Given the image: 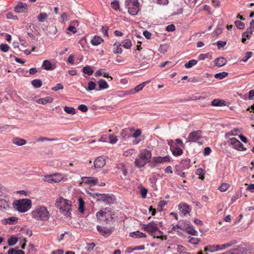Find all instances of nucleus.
Returning a JSON list of instances; mask_svg holds the SVG:
<instances>
[{"label": "nucleus", "mask_w": 254, "mask_h": 254, "mask_svg": "<svg viewBox=\"0 0 254 254\" xmlns=\"http://www.w3.org/2000/svg\"><path fill=\"white\" fill-rule=\"evenodd\" d=\"M56 207L60 209V212L66 217H71L72 203L68 199L62 196L58 197L55 203Z\"/></svg>", "instance_id": "1"}, {"label": "nucleus", "mask_w": 254, "mask_h": 254, "mask_svg": "<svg viewBox=\"0 0 254 254\" xmlns=\"http://www.w3.org/2000/svg\"><path fill=\"white\" fill-rule=\"evenodd\" d=\"M151 152L146 149L140 150L134 161V165L137 168L143 167L147 163H150L151 159Z\"/></svg>", "instance_id": "2"}, {"label": "nucleus", "mask_w": 254, "mask_h": 254, "mask_svg": "<svg viewBox=\"0 0 254 254\" xmlns=\"http://www.w3.org/2000/svg\"><path fill=\"white\" fill-rule=\"evenodd\" d=\"M32 218L41 221H46L49 220L50 214L46 207L39 206L35 207L31 212Z\"/></svg>", "instance_id": "3"}, {"label": "nucleus", "mask_w": 254, "mask_h": 254, "mask_svg": "<svg viewBox=\"0 0 254 254\" xmlns=\"http://www.w3.org/2000/svg\"><path fill=\"white\" fill-rule=\"evenodd\" d=\"M96 216L98 219L101 217L105 218V222L107 224H113L115 222L116 214L115 211L110 207H106L104 209H101L98 211Z\"/></svg>", "instance_id": "4"}, {"label": "nucleus", "mask_w": 254, "mask_h": 254, "mask_svg": "<svg viewBox=\"0 0 254 254\" xmlns=\"http://www.w3.org/2000/svg\"><path fill=\"white\" fill-rule=\"evenodd\" d=\"M32 206V201L28 198L18 199L14 202L13 207L20 212L28 211Z\"/></svg>", "instance_id": "5"}, {"label": "nucleus", "mask_w": 254, "mask_h": 254, "mask_svg": "<svg viewBox=\"0 0 254 254\" xmlns=\"http://www.w3.org/2000/svg\"><path fill=\"white\" fill-rule=\"evenodd\" d=\"M125 6L131 15L135 16L137 14L139 10L138 0H126Z\"/></svg>", "instance_id": "6"}, {"label": "nucleus", "mask_w": 254, "mask_h": 254, "mask_svg": "<svg viewBox=\"0 0 254 254\" xmlns=\"http://www.w3.org/2000/svg\"><path fill=\"white\" fill-rule=\"evenodd\" d=\"M158 228V221H151L147 224H144L142 229L153 236L154 233H156Z\"/></svg>", "instance_id": "7"}, {"label": "nucleus", "mask_w": 254, "mask_h": 254, "mask_svg": "<svg viewBox=\"0 0 254 254\" xmlns=\"http://www.w3.org/2000/svg\"><path fill=\"white\" fill-rule=\"evenodd\" d=\"M202 137L201 131L199 130L191 132L189 133L187 142H196Z\"/></svg>", "instance_id": "8"}, {"label": "nucleus", "mask_w": 254, "mask_h": 254, "mask_svg": "<svg viewBox=\"0 0 254 254\" xmlns=\"http://www.w3.org/2000/svg\"><path fill=\"white\" fill-rule=\"evenodd\" d=\"M230 144L233 148L238 150L244 151L246 150V148L244 146L243 144L235 137L230 139Z\"/></svg>", "instance_id": "9"}, {"label": "nucleus", "mask_w": 254, "mask_h": 254, "mask_svg": "<svg viewBox=\"0 0 254 254\" xmlns=\"http://www.w3.org/2000/svg\"><path fill=\"white\" fill-rule=\"evenodd\" d=\"M57 64L55 62H51L50 60H46L43 62L42 67L46 70H52L55 69Z\"/></svg>", "instance_id": "10"}, {"label": "nucleus", "mask_w": 254, "mask_h": 254, "mask_svg": "<svg viewBox=\"0 0 254 254\" xmlns=\"http://www.w3.org/2000/svg\"><path fill=\"white\" fill-rule=\"evenodd\" d=\"M97 230L98 232L104 237L109 236L112 233L113 230L111 228L97 225Z\"/></svg>", "instance_id": "11"}, {"label": "nucleus", "mask_w": 254, "mask_h": 254, "mask_svg": "<svg viewBox=\"0 0 254 254\" xmlns=\"http://www.w3.org/2000/svg\"><path fill=\"white\" fill-rule=\"evenodd\" d=\"M82 180L83 183L88 184L90 186H94L98 184V179L93 177H82Z\"/></svg>", "instance_id": "12"}, {"label": "nucleus", "mask_w": 254, "mask_h": 254, "mask_svg": "<svg viewBox=\"0 0 254 254\" xmlns=\"http://www.w3.org/2000/svg\"><path fill=\"white\" fill-rule=\"evenodd\" d=\"M106 164V159L103 156L97 157L94 161V166L95 168H101Z\"/></svg>", "instance_id": "13"}, {"label": "nucleus", "mask_w": 254, "mask_h": 254, "mask_svg": "<svg viewBox=\"0 0 254 254\" xmlns=\"http://www.w3.org/2000/svg\"><path fill=\"white\" fill-rule=\"evenodd\" d=\"M248 249L243 245L237 246L236 248L231 250V254H246Z\"/></svg>", "instance_id": "14"}, {"label": "nucleus", "mask_w": 254, "mask_h": 254, "mask_svg": "<svg viewBox=\"0 0 254 254\" xmlns=\"http://www.w3.org/2000/svg\"><path fill=\"white\" fill-rule=\"evenodd\" d=\"M163 160L161 156L153 157L150 161L149 166L151 168H155L159 164L163 163Z\"/></svg>", "instance_id": "15"}, {"label": "nucleus", "mask_w": 254, "mask_h": 254, "mask_svg": "<svg viewBox=\"0 0 254 254\" xmlns=\"http://www.w3.org/2000/svg\"><path fill=\"white\" fill-rule=\"evenodd\" d=\"M28 5L22 2H18L15 6L14 10L17 13H22L25 12L27 10Z\"/></svg>", "instance_id": "16"}, {"label": "nucleus", "mask_w": 254, "mask_h": 254, "mask_svg": "<svg viewBox=\"0 0 254 254\" xmlns=\"http://www.w3.org/2000/svg\"><path fill=\"white\" fill-rule=\"evenodd\" d=\"M215 65L217 67H222L227 63V60L223 57L216 58L214 61Z\"/></svg>", "instance_id": "17"}, {"label": "nucleus", "mask_w": 254, "mask_h": 254, "mask_svg": "<svg viewBox=\"0 0 254 254\" xmlns=\"http://www.w3.org/2000/svg\"><path fill=\"white\" fill-rule=\"evenodd\" d=\"M180 207V211L184 215L186 216L190 213L189 206L186 203H180L179 205Z\"/></svg>", "instance_id": "18"}, {"label": "nucleus", "mask_w": 254, "mask_h": 254, "mask_svg": "<svg viewBox=\"0 0 254 254\" xmlns=\"http://www.w3.org/2000/svg\"><path fill=\"white\" fill-rule=\"evenodd\" d=\"M116 201V197L113 194H106L104 203L110 205L113 204Z\"/></svg>", "instance_id": "19"}, {"label": "nucleus", "mask_w": 254, "mask_h": 254, "mask_svg": "<svg viewBox=\"0 0 254 254\" xmlns=\"http://www.w3.org/2000/svg\"><path fill=\"white\" fill-rule=\"evenodd\" d=\"M53 101V98L50 96H47L45 98H40L36 100V102L38 104L45 105L47 103H52Z\"/></svg>", "instance_id": "20"}, {"label": "nucleus", "mask_w": 254, "mask_h": 254, "mask_svg": "<svg viewBox=\"0 0 254 254\" xmlns=\"http://www.w3.org/2000/svg\"><path fill=\"white\" fill-rule=\"evenodd\" d=\"M188 226L186 227V230L187 233L192 236H196L198 235V232L194 229V227L190 224H187Z\"/></svg>", "instance_id": "21"}, {"label": "nucleus", "mask_w": 254, "mask_h": 254, "mask_svg": "<svg viewBox=\"0 0 254 254\" xmlns=\"http://www.w3.org/2000/svg\"><path fill=\"white\" fill-rule=\"evenodd\" d=\"M12 142L17 146H23L26 143V141L20 137H15L12 139Z\"/></svg>", "instance_id": "22"}, {"label": "nucleus", "mask_w": 254, "mask_h": 254, "mask_svg": "<svg viewBox=\"0 0 254 254\" xmlns=\"http://www.w3.org/2000/svg\"><path fill=\"white\" fill-rule=\"evenodd\" d=\"M18 220V218L16 217L12 216L7 218H5L2 220V223L4 224H13Z\"/></svg>", "instance_id": "23"}, {"label": "nucleus", "mask_w": 254, "mask_h": 254, "mask_svg": "<svg viewBox=\"0 0 254 254\" xmlns=\"http://www.w3.org/2000/svg\"><path fill=\"white\" fill-rule=\"evenodd\" d=\"M129 236L134 238H145L146 235L145 234L139 231H135L129 234Z\"/></svg>", "instance_id": "24"}, {"label": "nucleus", "mask_w": 254, "mask_h": 254, "mask_svg": "<svg viewBox=\"0 0 254 254\" xmlns=\"http://www.w3.org/2000/svg\"><path fill=\"white\" fill-rule=\"evenodd\" d=\"M9 208L7 201L4 199L0 198V210H7Z\"/></svg>", "instance_id": "25"}, {"label": "nucleus", "mask_w": 254, "mask_h": 254, "mask_svg": "<svg viewBox=\"0 0 254 254\" xmlns=\"http://www.w3.org/2000/svg\"><path fill=\"white\" fill-rule=\"evenodd\" d=\"M121 44L119 42H115L114 44V48L113 52L114 54H119L122 53V49L121 48Z\"/></svg>", "instance_id": "26"}, {"label": "nucleus", "mask_w": 254, "mask_h": 254, "mask_svg": "<svg viewBox=\"0 0 254 254\" xmlns=\"http://www.w3.org/2000/svg\"><path fill=\"white\" fill-rule=\"evenodd\" d=\"M103 42V39L98 36L95 35L91 41V44L94 46H98Z\"/></svg>", "instance_id": "27"}, {"label": "nucleus", "mask_w": 254, "mask_h": 254, "mask_svg": "<svg viewBox=\"0 0 254 254\" xmlns=\"http://www.w3.org/2000/svg\"><path fill=\"white\" fill-rule=\"evenodd\" d=\"M99 89L98 90H103L107 89L109 85L105 80L101 79L98 81Z\"/></svg>", "instance_id": "28"}, {"label": "nucleus", "mask_w": 254, "mask_h": 254, "mask_svg": "<svg viewBox=\"0 0 254 254\" xmlns=\"http://www.w3.org/2000/svg\"><path fill=\"white\" fill-rule=\"evenodd\" d=\"M172 153L174 156H181L183 153V150L178 147L175 146L171 150Z\"/></svg>", "instance_id": "29"}, {"label": "nucleus", "mask_w": 254, "mask_h": 254, "mask_svg": "<svg viewBox=\"0 0 254 254\" xmlns=\"http://www.w3.org/2000/svg\"><path fill=\"white\" fill-rule=\"evenodd\" d=\"M121 44L122 46L126 49H129L132 46L131 41L128 39L123 40Z\"/></svg>", "instance_id": "30"}, {"label": "nucleus", "mask_w": 254, "mask_h": 254, "mask_svg": "<svg viewBox=\"0 0 254 254\" xmlns=\"http://www.w3.org/2000/svg\"><path fill=\"white\" fill-rule=\"evenodd\" d=\"M53 177V181L54 183H57L60 182L63 179V175L61 174L56 173L52 174Z\"/></svg>", "instance_id": "31"}, {"label": "nucleus", "mask_w": 254, "mask_h": 254, "mask_svg": "<svg viewBox=\"0 0 254 254\" xmlns=\"http://www.w3.org/2000/svg\"><path fill=\"white\" fill-rule=\"evenodd\" d=\"M225 105V101L223 100L214 99L211 101V105L213 106H222Z\"/></svg>", "instance_id": "32"}, {"label": "nucleus", "mask_w": 254, "mask_h": 254, "mask_svg": "<svg viewBox=\"0 0 254 254\" xmlns=\"http://www.w3.org/2000/svg\"><path fill=\"white\" fill-rule=\"evenodd\" d=\"M82 71L84 73L87 74L88 75H91L94 72L91 67L89 65H86L83 67Z\"/></svg>", "instance_id": "33"}, {"label": "nucleus", "mask_w": 254, "mask_h": 254, "mask_svg": "<svg viewBox=\"0 0 254 254\" xmlns=\"http://www.w3.org/2000/svg\"><path fill=\"white\" fill-rule=\"evenodd\" d=\"M238 243L237 241L236 240H232L227 243L224 244L222 245V248L223 250H225L229 247H230L231 246H233L234 244H236Z\"/></svg>", "instance_id": "34"}, {"label": "nucleus", "mask_w": 254, "mask_h": 254, "mask_svg": "<svg viewBox=\"0 0 254 254\" xmlns=\"http://www.w3.org/2000/svg\"><path fill=\"white\" fill-rule=\"evenodd\" d=\"M197 63V62L195 60H191L189 61L188 63L185 64V67L186 68H190L192 67L193 66L196 65Z\"/></svg>", "instance_id": "35"}, {"label": "nucleus", "mask_w": 254, "mask_h": 254, "mask_svg": "<svg viewBox=\"0 0 254 254\" xmlns=\"http://www.w3.org/2000/svg\"><path fill=\"white\" fill-rule=\"evenodd\" d=\"M252 34L250 32H247V31L242 34V42L245 43L246 41L247 38L250 39L251 37Z\"/></svg>", "instance_id": "36"}, {"label": "nucleus", "mask_w": 254, "mask_h": 254, "mask_svg": "<svg viewBox=\"0 0 254 254\" xmlns=\"http://www.w3.org/2000/svg\"><path fill=\"white\" fill-rule=\"evenodd\" d=\"M111 7L115 10L118 11L120 10V3L119 1L117 0H115L111 2Z\"/></svg>", "instance_id": "37"}, {"label": "nucleus", "mask_w": 254, "mask_h": 254, "mask_svg": "<svg viewBox=\"0 0 254 254\" xmlns=\"http://www.w3.org/2000/svg\"><path fill=\"white\" fill-rule=\"evenodd\" d=\"M64 111L68 114L74 115L76 113L75 109L71 107L65 106Z\"/></svg>", "instance_id": "38"}, {"label": "nucleus", "mask_w": 254, "mask_h": 254, "mask_svg": "<svg viewBox=\"0 0 254 254\" xmlns=\"http://www.w3.org/2000/svg\"><path fill=\"white\" fill-rule=\"evenodd\" d=\"M188 239H189L188 240L189 242L193 245H197L200 241V239L199 238H194V237H190V236H189L188 237Z\"/></svg>", "instance_id": "39"}, {"label": "nucleus", "mask_w": 254, "mask_h": 254, "mask_svg": "<svg viewBox=\"0 0 254 254\" xmlns=\"http://www.w3.org/2000/svg\"><path fill=\"white\" fill-rule=\"evenodd\" d=\"M150 81H146L145 82H143L141 83V84H139V85H137L135 88H134V90L135 91V92H137L140 90H141L143 87L145 86V85L149 83Z\"/></svg>", "instance_id": "40"}, {"label": "nucleus", "mask_w": 254, "mask_h": 254, "mask_svg": "<svg viewBox=\"0 0 254 254\" xmlns=\"http://www.w3.org/2000/svg\"><path fill=\"white\" fill-rule=\"evenodd\" d=\"M48 14L45 12L40 13L37 17L38 20L41 22H44V20L48 18Z\"/></svg>", "instance_id": "41"}, {"label": "nucleus", "mask_w": 254, "mask_h": 254, "mask_svg": "<svg viewBox=\"0 0 254 254\" xmlns=\"http://www.w3.org/2000/svg\"><path fill=\"white\" fill-rule=\"evenodd\" d=\"M138 188L140 189V193L141 195V197L143 198H146V195H147V193L148 192V190L141 185L139 186Z\"/></svg>", "instance_id": "42"}, {"label": "nucleus", "mask_w": 254, "mask_h": 254, "mask_svg": "<svg viewBox=\"0 0 254 254\" xmlns=\"http://www.w3.org/2000/svg\"><path fill=\"white\" fill-rule=\"evenodd\" d=\"M228 73L226 72H222L216 73L214 75V77L219 79H222L228 75Z\"/></svg>", "instance_id": "43"}, {"label": "nucleus", "mask_w": 254, "mask_h": 254, "mask_svg": "<svg viewBox=\"0 0 254 254\" xmlns=\"http://www.w3.org/2000/svg\"><path fill=\"white\" fill-rule=\"evenodd\" d=\"M190 159H185L181 161V164L182 166L186 168H189L190 167Z\"/></svg>", "instance_id": "44"}, {"label": "nucleus", "mask_w": 254, "mask_h": 254, "mask_svg": "<svg viewBox=\"0 0 254 254\" xmlns=\"http://www.w3.org/2000/svg\"><path fill=\"white\" fill-rule=\"evenodd\" d=\"M31 83L35 88H39L42 86V81L40 79H38L33 80Z\"/></svg>", "instance_id": "45"}, {"label": "nucleus", "mask_w": 254, "mask_h": 254, "mask_svg": "<svg viewBox=\"0 0 254 254\" xmlns=\"http://www.w3.org/2000/svg\"><path fill=\"white\" fill-rule=\"evenodd\" d=\"M96 84L93 81H89L88 83V86L86 88V90L90 91L95 89Z\"/></svg>", "instance_id": "46"}, {"label": "nucleus", "mask_w": 254, "mask_h": 254, "mask_svg": "<svg viewBox=\"0 0 254 254\" xmlns=\"http://www.w3.org/2000/svg\"><path fill=\"white\" fill-rule=\"evenodd\" d=\"M17 239L14 236L10 237L8 240V244L9 246H13L17 242Z\"/></svg>", "instance_id": "47"}, {"label": "nucleus", "mask_w": 254, "mask_h": 254, "mask_svg": "<svg viewBox=\"0 0 254 254\" xmlns=\"http://www.w3.org/2000/svg\"><path fill=\"white\" fill-rule=\"evenodd\" d=\"M230 187V185L228 184L227 183H223L219 188L218 190L222 192H225L226 191L229 187Z\"/></svg>", "instance_id": "48"}, {"label": "nucleus", "mask_w": 254, "mask_h": 254, "mask_svg": "<svg viewBox=\"0 0 254 254\" xmlns=\"http://www.w3.org/2000/svg\"><path fill=\"white\" fill-rule=\"evenodd\" d=\"M253 55V53L252 52H247L246 53L244 56L243 57L242 60L244 62H246L248 60L250 59Z\"/></svg>", "instance_id": "49"}, {"label": "nucleus", "mask_w": 254, "mask_h": 254, "mask_svg": "<svg viewBox=\"0 0 254 254\" xmlns=\"http://www.w3.org/2000/svg\"><path fill=\"white\" fill-rule=\"evenodd\" d=\"M214 245H208L204 248V252L213 253L215 252Z\"/></svg>", "instance_id": "50"}, {"label": "nucleus", "mask_w": 254, "mask_h": 254, "mask_svg": "<svg viewBox=\"0 0 254 254\" xmlns=\"http://www.w3.org/2000/svg\"><path fill=\"white\" fill-rule=\"evenodd\" d=\"M84 202L83 200V199L82 198H79V206L78 210L81 213H83L84 211Z\"/></svg>", "instance_id": "51"}, {"label": "nucleus", "mask_w": 254, "mask_h": 254, "mask_svg": "<svg viewBox=\"0 0 254 254\" xmlns=\"http://www.w3.org/2000/svg\"><path fill=\"white\" fill-rule=\"evenodd\" d=\"M119 168L121 169V172L125 176H126L127 174V170L123 164H121L119 166Z\"/></svg>", "instance_id": "52"}, {"label": "nucleus", "mask_w": 254, "mask_h": 254, "mask_svg": "<svg viewBox=\"0 0 254 254\" xmlns=\"http://www.w3.org/2000/svg\"><path fill=\"white\" fill-rule=\"evenodd\" d=\"M95 244L94 243H88L87 244L86 246L85 247V249L88 252L92 251L94 248L95 246Z\"/></svg>", "instance_id": "53"}, {"label": "nucleus", "mask_w": 254, "mask_h": 254, "mask_svg": "<svg viewBox=\"0 0 254 254\" xmlns=\"http://www.w3.org/2000/svg\"><path fill=\"white\" fill-rule=\"evenodd\" d=\"M135 152L134 149H129L127 151H124V155L126 157L130 156Z\"/></svg>", "instance_id": "54"}, {"label": "nucleus", "mask_w": 254, "mask_h": 254, "mask_svg": "<svg viewBox=\"0 0 254 254\" xmlns=\"http://www.w3.org/2000/svg\"><path fill=\"white\" fill-rule=\"evenodd\" d=\"M9 47L7 44H1L0 45V50L3 52H6L9 50Z\"/></svg>", "instance_id": "55"}, {"label": "nucleus", "mask_w": 254, "mask_h": 254, "mask_svg": "<svg viewBox=\"0 0 254 254\" xmlns=\"http://www.w3.org/2000/svg\"><path fill=\"white\" fill-rule=\"evenodd\" d=\"M53 177H52V175H46L44 177V180L45 182L50 183H54L53 181Z\"/></svg>", "instance_id": "56"}, {"label": "nucleus", "mask_w": 254, "mask_h": 254, "mask_svg": "<svg viewBox=\"0 0 254 254\" xmlns=\"http://www.w3.org/2000/svg\"><path fill=\"white\" fill-rule=\"evenodd\" d=\"M163 232L158 228V230L156 231V233H154L153 237L159 239H162Z\"/></svg>", "instance_id": "57"}, {"label": "nucleus", "mask_w": 254, "mask_h": 254, "mask_svg": "<svg viewBox=\"0 0 254 254\" xmlns=\"http://www.w3.org/2000/svg\"><path fill=\"white\" fill-rule=\"evenodd\" d=\"M167 49L166 45H161L159 48V51L161 53L165 54L167 51Z\"/></svg>", "instance_id": "58"}, {"label": "nucleus", "mask_w": 254, "mask_h": 254, "mask_svg": "<svg viewBox=\"0 0 254 254\" xmlns=\"http://www.w3.org/2000/svg\"><path fill=\"white\" fill-rule=\"evenodd\" d=\"M106 194L104 193H97L96 195L98 196L97 200L100 201H103L104 202Z\"/></svg>", "instance_id": "59"}, {"label": "nucleus", "mask_w": 254, "mask_h": 254, "mask_svg": "<svg viewBox=\"0 0 254 254\" xmlns=\"http://www.w3.org/2000/svg\"><path fill=\"white\" fill-rule=\"evenodd\" d=\"M61 18L62 20V22L64 23L66 22L68 19V15L66 12H64L62 14L61 16Z\"/></svg>", "instance_id": "60"}, {"label": "nucleus", "mask_w": 254, "mask_h": 254, "mask_svg": "<svg viewBox=\"0 0 254 254\" xmlns=\"http://www.w3.org/2000/svg\"><path fill=\"white\" fill-rule=\"evenodd\" d=\"M64 86L61 83H58L56 85L52 88V90L54 91H57L60 89H63Z\"/></svg>", "instance_id": "61"}, {"label": "nucleus", "mask_w": 254, "mask_h": 254, "mask_svg": "<svg viewBox=\"0 0 254 254\" xmlns=\"http://www.w3.org/2000/svg\"><path fill=\"white\" fill-rule=\"evenodd\" d=\"M235 25L237 26V27L239 29H243L244 28L245 25L244 24L241 22V21H235Z\"/></svg>", "instance_id": "62"}, {"label": "nucleus", "mask_w": 254, "mask_h": 254, "mask_svg": "<svg viewBox=\"0 0 254 254\" xmlns=\"http://www.w3.org/2000/svg\"><path fill=\"white\" fill-rule=\"evenodd\" d=\"M210 56L209 53L206 54H201L198 56V59L199 60H204L205 59L208 58Z\"/></svg>", "instance_id": "63"}, {"label": "nucleus", "mask_w": 254, "mask_h": 254, "mask_svg": "<svg viewBox=\"0 0 254 254\" xmlns=\"http://www.w3.org/2000/svg\"><path fill=\"white\" fill-rule=\"evenodd\" d=\"M110 143L114 144L118 141V139L116 136H114L113 135H110L109 136Z\"/></svg>", "instance_id": "64"}]
</instances>
